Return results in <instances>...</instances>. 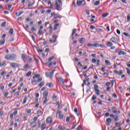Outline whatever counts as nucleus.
I'll use <instances>...</instances> for the list:
<instances>
[{
	"label": "nucleus",
	"instance_id": "9",
	"mask_svg": "<svg viewBox=\"0 0 130 130\" xmlns=\"http://www.w3.org/2000/svg\"><path fill=\"white\" fill-rule=\"evenodd\" d=\"M10 66L12 67L13 69H15V68H19V66H18V63L11 62L10 63Z\"/></svg>",
	"mask_w": 130,
	"mask_h": 130
},
{
	"label": "nucleus",
	"instance_id": "24",
	"mask_svg": "<svg viewBox=\"0 0 130 130\" xmlns=\"http://www.w3.org/2000/svg\"><path fill=\"white\" fill-rule=\"evenodd\" d=\"M85 40H86V39H85V38H82L79 42L81 44H84V42H85Z\"/></svg>",
	"mask_w": 130,
	"mask_h": 130
},
{
	"label": "nucleus",
	"instance_id": "60",
	"mask_svg": "<svg viewBox=\"0 0 130 130\" xmlns=\"http://www.w3.org/2000/svg\"><path fill=\"white\" fill-rule=\"evenodd\" d=\"M33 5H34V3H33L32 4V3H31V2H29L28 3V7H32V6H33Z\"/></svg>",
	"mask_w": 130,
	"mask_h": 130
},
{
	"label": "nucleus",
	"instance_id": "49",
	"mask_svg": "<svg viewBox=\"0 0 130 130\" xmlns=\"http://www.w3.org/2000/svg\"><path fill=\"white\" fill-rule=\"evenodd\" d=\"M93 47H99V44L96 43V44H93Z\"/></svg>",
	"mask_w": 130,
	"mask_h": 130
},
{
	"label": "nucleus",
	"instance_id": "16",
	"mask_svg": "<svg viewBox=\"0 0 130 130\" xmlns=\"http://www.w3.org/2000/svg\"><path fill=\"white\" fill-rule=\"evenodd\" d=\"M106 45L108 47H111L113 45V44L111 42L108 41L106 43Z\"/></svg>",
	"mask_w": 130,
	"mask_h": 130
},
{
	"label": "nucleus",
	"instance_id": "43",
	"mask_svg": "<svg viewBox=\"0 0 130 130\" xmlns=\"http://www.w3.org/2000/svg\"><path fill=\"white\" fill-rule=\"evenodd\" d=\"M96 61H97L96 66L98 67H99V66H100V63H101V62L100 61V60H99V59H97Z\"/></svg>",
	"mask_w": 130,
	"mask_h": 130
},
{
	"label": "nucleus",
	"instance_id": "15",
	"mask_svg": "<svg viewBox=\"0 0 130 130\" xmlns=\"http://www.w3.org/2000/svg\"><path fill=\"white\" fill-rule=\"evenodd\" d=\"M41 130H44L46 128V124L45 123H43L41 125Z\"/></svg>",
	"mask_w": 130,
	"mask_h": 130
},
{
	"label": "nucleus",
	"instance_id": "44",
	"mask_svg": "<svg viewBox=\"0 0 130 130\" xmlns=\"http://www.w3.org/2000/svg\"><path fill=\"white\" fill-rule=\"evenodd\" d=\"M28 57V62H31L32 61V58L29 56H27Z\"/></svg>",
	"mask_w": 130,
	"mask_h": 130
},
{
	"label": "nucleus",
	"instance_id": "61",
	"mask_svg": "<svg viewBox=\"0 0 130 130\" xmlns=\"http://www.w3.org/2000/svg\"><path fill=\"white\" fill-rule=\"evenodd\" d=\"M77 130H82V126L81 125H79L77 127Z\"/></svg>",
	"mask_w": 130,
	"mask_h": 130
},
{
	"label": "nucleus",
	"instance_id": "11",
	"mask_svg": "<svg viewBox=\"0 0 130 130\" xmlns=\"http://www.w3.org/2000/svg\"><path fill=\"white\" fill-rule=\"evenodd\" d=\"M76 32H77V29L75 28L73 29L72 36L71 37V38L72 39V40H74V39H75V38L74 37V35H75Z\"/></svg>",
	"mask_w": 130,
	"mask_h": 130
},
{
	"label": "nucleus",
	"instance_id": "59",
	"mask_svg": "<svg viewBox=\"0 0 130 130\" xmlns=\"http://www.w3.org/2000/svg\"><path fill=\"white\" fill-rule=\"evenodd\" d=\"M42 81V78H38L37 82L39 83V82H41Z\"/></svg>",
	"mask_w": 130,
	"mask_h": 130
},
{
	"label": "nucleus",
	"instance_id": "22",
	"mask_svg": "<svg viewBox=\"0 0 130 130\" xmlns=\"http://www.w3.org/2000/svg\"><path fill=\"white\" fill-rule=\"evenodd\" d=\"M48 96V92L44 91L43 93V98H47Z\"/></svg>",
	"mask_w": 130,
	"mask_h": 130
},
{
	"label": "nucleus",
	"instance_id": "6",
	"mask_svg": "<svg viewBox=\"0 0 130 130\" xmlns=\"http://www.w3.org/2000/svg\"><path fill=\"white\" fill-rule=\"evenodd\" d=\"M94 91L97 96H99V95H100V90L98 89V85H94Z\"/></svg>",
	"mask_w": 130,
	"mask_h": 130
},
{
	"label": "nucleus",
	"instance_id": "56",
	"mask_svg": "<svg viewBox=\"0 0 130 130\" xmlns=\"http://www.w3.org/2000/svg\"><path fill=\"white\" fill-rule=\"evenodd\" d=\"M57 98V96L55 95V94H53L52 96L53 100H55Z\"/></svg>",
	"mask_w": 130,
	"mask_h": 130
},
{
	"label": "nucleus",
	"instance_id": "19",
	"mask_svg": "<svg viewBox=\"0 0 130 130\" xmlns=\"http://www.w3.org/2000/svg\"><path fill=\"white\" fill-rule=\"evenodd\" d=\"M37 125V124L36 123V122H32L30 123V126L32 128L36 127V126Z\"/></svg>",
	"mask_w": 130,
	"mask_h": 130
},
{
	"label": "nucleus",
	"instance_id": "52",
	"mask_svg": "<svg viewBox=\"0 0 130 130\" xmlns=\"http://www.w3.org/2000/svg\"><path fill=\"white\" fill-rule=\"evenodd\" d=\"M4 89H5V86L3 84H1L0 85V90H4Z\"/></svg>",
	"mask_w": 130,
	"mask_h": 130
},
{
	"label": "nucleus",
	"instance_id": "41",
	"mask_svg": "<svg viewBox=\"0 0 130 130\" xmlns=\"http://www.w3.org/2000/svg\"><path fill=\"white\" fill-rule=\"evenodd\" d=\"M123 35L126 36V37H130V35H129V34L127 32H123Z\"/></svg>",
	"mask_w": 130,
	"mask_h": 130
},
{
	"label": "nucleus",
	"instance_id": "57",
	"mask_svg": "<svg viewBox=\"0 0 130 130\" xmlns=\"http://www.w3.org/2000/svg\"><path fill=\"white\" fill-rule=\"evenodd\" d=\"M6 74H7V72H6V71H3L1 75V76H5V75H6Z\"/></svg>",
	"mask_w": 130,
	"mask_h": 130
},
{
	"label": "nucleus",
	"instance_id": "17",
	"mask_svg": "<svg viewBox=\"0 0 130 130\" xmlns=\"http://www.w3.org/2000/svg\"><path fill=\"white\" fill-rule=\"evenodd\" d=\"M114 73L115 74H117L118 75H119V76H121V75H122L123 74L122 71H120L119 72H118V71L115 70Z\"/></svg>",
	"mask_w": 130,
	"mask_h": 130
},
{
	"label": "nucleus",
	"instance_id": "38",
	"mask_svg": "<svg viewBox=\"0 0 130 130\" xmlns=\"http://www.w3.org/2000/svg\"><path fill=\"white\" fill-rule=\"evenodd\" d=\"M39 77H40V75L39 74H37L35 76L32 77V79H34V80H35L36 78H39Z\"/></svg>",
	"mask_w": 130,
	"mask_h": 130
},
{
	"label": "nucleus",
	"instance_id": "4",
	"mask_svg": "<svg viewBox=\"0 0 130 130\" xmlns=\"http://www.w3.org/2000/svg\"><path fill=\"white\" fill-rule=\"evenodd\" d=\"M110 40L113 43H115V44H118V42H119V39L114 37H112Z\"/></svg>",
	"mask_w": 130,
	"mask_h": 130
},
{
	"label": "nucleus",
	"instance_id": "37",
	"mask_svg": "<svg viewBox=\"0 0 130 130\" xmlns=\"http://www.w3.org/2000/svg\"><path fill=\"white\" fill-rule=\"evenodd\" d=\"M38 117H39V115H38V116H35L34 118L32 119V120H34V122H35L38 119Z\"/></svg>",
	"mask_w": 130,
	"mask_h": 130
},
{
	"label": "nucleus",
	"instance_id": "23",
	"mask_svg": "<svg viewBox=\"0 0 130 130\" xmlns=\"http://www.w3.org/2000/svg\"><path fill=\"white\" fill-rule=\"evenodd\" d=\"M54 72H55V70H53L52 72H50L49 76L50 79H52V77H53V74H54Z\"/></svg>",
	"mask_w": 130,
	"mask_h": 130
},
{
	"label": "nucleus",
	"instance_id": "62",
	"mask_svg": "<svg viewBox=\"0 0 130 130\" xmlns=\"http://www.w3.org/2000/svg\"><path fill=\"white\" fill-rule=\"evenodd\" d=\"M130 21V16L127 15V22H129Z\"/></svg>",
	"mask_w": 130,
	"mask_h": 130
},
{
	"label": "nucleus",
	"instance_id": "31",
	"mask_svg": "<svg viewBox=\"0 0 130 130\" xmlns=\"http://www.w3.org/2000/svg\"><path fill=\"white\" fill-rule=\"evenodd\" d=\"M9 34L11 35H13L14 34V29L13 28H11L9 30Z\"/></svg>",
	"mask_w": 130,
	"mask_h": 130
},
{
	"label": "nucleus",
	"instance_id": "50",
	"mask_svg": "<svg viewBox=\"0 0 130 130\" xmlns=\"http://www.w3.org/2000/svg\"><path fill=\"white\" fill-rule=\"evenodd\" d=\"M9 95V92H6L4 94V97L5 98H7L8 97V95Z\"/></svg>",
	"mask_w": 130,
	"mask_h": 130
},
{
	"label": "nucleus",
	"instance_id": "34",
	"mask_svg": "<svg viewBox=\"0 0 130 130\" xmlns=\"http://www.w3.org/2000/svg\"><path fill=\"white\" fill-rule=\"evenodd\" d=\"M5 42H6V41L5 40H3L2 41L0 40V45H4Z\"/></svg>",
	"mask_w": 130,
	"mask_h": 130
},
{
	"label": "nucleus",
	"instance_id": "45",
	"mask_svg": "<svg viewBox=\"0 0 130 130\" xmlns=\"http://www.w3.org/2000/svg\"><path fill=\"white\" fill-rule=\"evenodd\" d=\"M32 112V110L31 109L26 110V113L27 114H30Z\"/></svg>",
	"mask_w": 130,
	"mask_h": 130
},
{
	"label": "nucleus",
	"instance_id": "46",
	"mask_svg": "<svg viewBox=\"0 0 130 130\" xmlns=\"http://www.w3.org/2000/svg\"><path fill=\"white\" fill-rule=\"evenodd\" d=\"M7 24V22L5 21L1 23V27H5L6 26V24Z\"/></svg>",
	"mask_w": 130,
	"mask_h": 130
},
{
	"label": "nucleus",
	"instance_id": "40",
	"mask_svg": "<svg viewBox=\"0 0 130 130\" xmlns=\"http://www.w3.org/2000/svg\"><path fill=\"white\" fill-rule=\"evenodd\" d=\"M96 98H97V97L96 96V95H93L92 96V98H91V100L92 101H94V100H96Z\"/></svg>",
	"mask_w": 130,
	"mask_h": 130
},
{
	"label": "nucleus",
	"instance_id": "28",
	"mask_svg": "<svg viewBox=\"0 0 130 130\" xmlns=\"http://www.w3.org/2000/svg\"><path fill=\"white\" fill-rule=\"evenodd\" d=\"M115 125L116 126H117V125H119V126H120L121 125V121L117 122L115 123Z\"/></svg>",
	"mask_w": 130,
	"mask_h": 130
},
{
	"label": "nucleus",
	"instance_id": "48",
	"mask_svg": "<svg viewBox=\"0 0 130 130\" xmlns=\"http://www.w3.org/2000/svg\"><path fill=\"white\" fill-rule=\"evenodd\" d=\"M90 29H91V30H94V29H96V27L94 25H91L90 26Z\"/></svg>",
	"mask_w": 130,
	"mask_h": 130
},
{
	"label": "nucleus",
	"instance_id": "25",
	"mask_svg": "<svg viewBox=\"0 0 130 130\" xmlns=\"http://www.w3.org/2000/svg\"><path fill=\"white\" fill-rule=\"evenodd\" d=\"M27 100H28V98L27 97V96L25 95L23 99V102H22V104H25V103L27 102Z\"/></svg>",
	"mask_w": 130,
	"mask_h": 130
},
{
	"label": "nucleus",
	"instance_id": "10",
	"mask_svg": "<svg viewBox=\"0 0 130 130\" xmlns=\"http://www.w3.org/2000/svg\"><path fill=\"white\" fill-rule=\"evenodd\" d=\"M46 123H51L52 122V118L50 117H48L46 120Z\"/></svg>",
	"mask_w": 130,
	"mask_h": 130
},
{
	"label": "nucleus",
	"instance_id": "54",
	"mask_svg": "<svg viewBox=\"0 0 130 130\" xmlns=\"http://www.w3.org/2000/svg\"><path fill=\"white\" fill-rule=\"evenodd\" d=\"M31 74H32L31 72H28L26 75V77H30V76H31Z\"/></svg>",
	"mask_w": 130,
	"mask_h": 130
},
{
	"label": "nucleus",
	"instance_id": "26",
	"mask_svg": "<svg viewBox=\"0 0 130 130\" xmlns=\"http://www.w3.org/2000/svg\"><path fill=\"white\" fill-rule=\"evenodd\" d=\"M43 99L44 100L43 102V104H46V103L48 101L47 98H43Z\"/></svg>",
	"mask_w": 130,
	"mask_h": 130
},
{
	"label": "nucleus",
	"instance_id": "39",
	"mask_svg": "<svg viewBox=\"0 0 130 130\" xmlns=\"http://www.w3.org/2000/svg\"><path fill=\"white\" fill-rule=\"evenodd\" d=\"M23 118L24 121L27 120L28 119V116L27 115H25L24 116H23Z\"/></svg>",
	"mask_w": 130,
	"mask_h": 130
},
{
	"label": "nucleus",
	"instance_id": "53",
	"mask_svg": "<svg viewBox=\"0 0 130 130\" xmlns=\"http://www.w3.org/2000/svg\"><path fill=\"white\" fill-rule=\"evenodd\" d=\"M59 118L60 119H62V118H63V115H62V114H59Z\"/></svg>",
	"mask_w": 130,
	"mask_h": 130
},
{
	"label": "nucleus",
	"instance_id": "30",
	"mask_svg": "<svg viewBox=\"0 0 130 130\" xmlns=\"http://www.w3.org/2000/svg\"><path fill=\"white\" fill-rule=\"evenodd\" d=\"M108 15H109V13H104L102 15V17H103V18H106V17L108 16Z\"/></svg>",
	"mask_w": 130,
	"mask_h": 130
},
{
	"label": "nucleus",
	"instance_id": "64",
	"mask_svg": "<svg viewBox=\"0 0 130 130\" xmlns=\"http://www.w3.org/2000/svg\"><path fill=\"white\" fill-rule=\"evenodd\" d=\"M13 117H14V115L13 114H10V118H11V119L12 120V119H13Z\"/></svg>",
	"mask_w": 130,
	"mask_h": 130
},
{
	"label": "nucleus",
	"instance_id": "2",
	"mask_svg": "<svg viewBox=\"0 0 130 130\" xmlns=\"http://www.w3.org/2000/svg\"><path fill=\"white\" fill-rule=\"evenodd\" d=\"M62 7V2L61 0H56L55 3V10L60 11V8Z\"/></svg>",
	"mask_w": 130,
	"mask_h": 130
},
{
	"label": "nucleus",
	"instance_id": "27",
	"mask_svg": "<svg viewBox=\"0 0 130 130\" xmlns=\"http://www.w3.org/2000/svg\"><path fill=\"white\" fill-rule=\"evenodd\" d=\"M37 114H39V116H40V115H42V114H43V112L41 111V110H39L37 111Z\"/></svg>",
	"mask_w": 130,
	"mask_h": 130
},
{
	"label": "nucleus",
	"instance_id": "20",
	"mask_svg": "<svg viewBox=\"0 0 130 130\" xmlns=\"http://www.w3.org/2000/svg\"><path fill=\"white\" fill-rule=\"evenodd\" d=\"M7 66V61L4 60L1 63V67H6Z\"/></svg>",
	"mask_w": 130,
	"mask_h": 130
},
{
	"label": "nucleus",
	"instance_id": "36",
	"mask_svg": "<svg viewBox=\"0 0 130 130\" xmlns=\"http://www.w3.org/2000/svg\"><path fill=\"white\" fill-rule=\"evenodd\" d=\"M44 85V81H42V82H41L40 83V84L39 85V87H40L41 88L42 87H43V86Z\"/></svg>",
	"mask_w": 130,
	"mask_h": 130
},
{
	"label": "nucleus",
	"instance_id": "1",
	"mask_svg": "<svg viewBox=\"0 0 130 130\" xmlns=\"http://www.w3.org/2000/svg\"><path fill=\"white\" fill-rule=\"evenodd\" d=\"M5 59L7 60H12L14 61L17 59V55L16 54H8L5 56Z\"/></svg>",
	"mask_w": 130,
	"mask_h": 130
},
{
	"label": "nucleus",
	"instance_id": "29",
	"mask_svg": "<svg viewBox=\"0 0 130 130\" xmlns=\"http://www.w3.org/2000/svg\"><path fill=\"white\" fill-rule=\"evenodd\" d=\"M23 68L25 70H27L30 68V66H29L28 64H25Z\"/></svg>",
	"mask_w": 130,
	"mask_h": 130
},
{
	"label": "nucleus",
	"instance_id": "63",
	"mask_svg": "<svg viewBox=\"0 0 130 130\" xmlns=\"http://www.w3.org/2000/svg\"><path fill=\"white\" fill-rule=\"evenodd\" d=\"M13 114L14 115H17V114H18V111H17V110L14 111Z\"/></svg>",
	"mask_w": 130,
	"mask_h": 130
},
{
	"label": "nucleus",
	"instance_id": "7",
	"mask_svg": "<svg viewBox=\"0 0 130 130\" xmlns=\"http://www.w3.org/2000/svg\"><path fill=\"white\" fill-rule=\"evenodd\" d=\"M57 38V36H56V35L53 36L52 37L53 40H50L49 42H50V43H55V42H56Z\"/></svg>",
	"mask_w": 130,
	"mask_h": 130
},
{
	"label": "nucleus",
	"instance_id": "58",
	"mask_svg": "<svg viewBox=\"0 0 130 130\" xmlns=\"http://www.w3.org/2000/svg\"><path fill=\"white\" fill-rule=\"evenodd\" d=\"M53 58H54V56L50 57L49 58L48 61H51V60H52V59H53Z\"/></svg>",
	"mask_w": 130,
	"mask_h": 130
},
{
	"label": "nucleus",
	"instance_id": "42",
	"mask_svg": "<svg viewBox=\"0 0 130 130\" xmlns=\"http://www.w3.org/2000/svg\"><path fill=\"white\" fill-rule=\"evenodd\" d=\"M100 4V1H97L94 3V6H98Z\"/></svg>",
	"mask_w": 130,
	"mask_h": 130
},
{
	"label": "nucleus",
	"instance_id": "12",
	"mask_svg": "<svg viewBox=\"0 0 130 130\" xmlns=\"http://www.w3.org/2000/svg\"><path fill=\"white\" fill-rule=\"evenodd\" d=\"M58 81L59 82H61L63 85V86H65V87H67V85H64V81L63 80V79H62L61 77H58Z\"/></svg>",
	"mask_w": 130,
	"mask_h": 130
},
{
	"label": "nucleus",
	"instance_id": "47",
	"mask_svg": "<svg viewBox=\"0 0 130 130\" xmlns=\"http://www.w3.org/2000/svg\"><path fill=\"white\" fill-rule=\"evenodd\" d=\"M126 72H127V75H130V70H129V69L126 68Z\"/></svg>",
	"mask_w": 130,
	"mask_h": 130
},
{
	"label": "nucleus",
	"instance_id": "14",
	"mask_svg": "<svg viewBox=\"0 0 130 130\" xmlns=\"http://www.w3.org/2000/svg\"><path fill=\"white\" fill-rule=\"evenodd\" d=\"M111 109L113 113H117V110H116V107L113 106Z\"/></svg>",
	"mask_w": 130,
	"mask_h": 130
},
{
	"label": "nucleus",
	"instance_id": "13",
	"mask_svg": "<svg viewBox=\"0 0 130 130\" xmlns=\"http://www.w3.org/2000/svg\"><path fill=\"white\" fill-rule=\"evenodd\" d=\"M126 55V52L122 50L119 51L118 53V55Z\"/></svg>",
	"mask_w": 130,
	"mask_h": 130
},
{
	"label": "nucleus",
	"instance_id": "8",
	"mask_svg": "<svg viewBox=\"0 0 130 130\" xmlns=\"http://www.w3.org/2000/svg\"><path fill=\"white\" fill-rule=\"evenodd\" d=\"M111 122H112V119H111V118H109L106 119V125H108V126H109Z\"/></svg>",
	"mask_w": 130,
	"mask_h": 130
},
{
	"label": "nucleus",
	"instance_id": "55",
	"mask_svg": "<svg viewBox=\"0 0 130 130\" xmlns=\"http://www.w3.org/2000/svg\"><path fill=\"white\" fill-rule=\"evenodd\" d=\"M42 33H43V31L41 30H39L38 34L40 36L42 34Z\"/></svg>",
	"mask_w": 130,
	"mask_h": 130
},
{
	"label": "nucleus",
	"instance_id": "5",
	"mask_svg": "<svg viewBox=\"0 0 130 130\" xmlns=\"http://www.w3.org/2000/svg\"><path fill=\"white\" fill-rule=\"evenodd\" d=\"M51 17H53L54 19H57V18H59V19H61L62 16L60 15H57V14H55V12H52L51 13Z\"/></svg>",
	"mask_w": 130,
	"mask_h": 130
},
{
	"label": "nucleus",
	"instance_id": "35",
	"mask_svg": "<svg viewBox=\"0 0 130 130\" xmlns=\"http://www.w3.org/2000/svg\"><path fill=\"white\" fill-rule=\"evenodd\" d=\"M114 120L115 122L118 121V120H119V117L118 116H116V117L114 118Z\"/></svg>",
	"mask_w": 130,
	"mask_h": 130
},
{
	"label": "nucleus",
	"instance_id": "18",
	"mask_svg": "<svg viewBox=\"0 0 130 130\" xmlns=\"http://www.w3.org/2000/svg\"><path fill=\"white\" fill-rule=\"evenodd\" d=\"M46 86L49 87V88H52L53 87V83H47L46 84Z\"/></svg>",
	"mask_w": 130,
	"mask_h": 130
},
{
	"label": "nucleus",
	"instance_id": "33",
	"mask_svg": "<svg viewBox=\"0 0 130 130\" xmlns=\"http://www.w3.org/2000/svg\"><path fill=\"white\" fill-rule=\"evenodd\" d=\"M58 129L59 130H66V127H61V126H58Z\"/></svg>",
	"mask_w": 130,
	"mask_h": 130
},
{
	"label": "nucleus",
	"instance_id": "51",
	"mask_svg": "<svg viewBox=\"0 0 130 130\" xmlns=\"http://www.w3.org/2000/svg\"><path fill=\"white\" fill-rule=\"evenodd\" d=\"M87 47H93V44L89 43L87 44Z\"/></svg>",
	"mask_w": 130,
	"mask_h": 130
},
{
	"label": "nucleus",
	"instance_id": "21",
	"mask_svg": "<svg viewBox=\"0 0 130 130\" xmlns=\"http://www.w3.org/2000/svg\"><path fill=\"white\" fill-rule=\"evenodd\" d=\"M27 57V56L26 55V54H22L21 55V58L22 59H23V60H24V61H26V58Z\"/></svg>",
	"mask_w": 130,
	"mask_h": 130
},
{
	"label": "nucleus",
	"instance_id": "32",
	"mask_svg": "<svg viewBox=\"0 0 130 130\" xmlns=\"http://www.w3.org/2000/svg\"><path fill=\"white\" fill-rule=\"evenodd\" d=\"M105 63H106V64L107 66H110V64H111L110 63V62L109 60H105Z\"/></svg>",
	"mask_w": 130,
	"mask_h": 130
},
{
	"label": "nucleus",
	"instance_id": "3",
	"mask_svg": "<svg viewBox=\"0 0 130 130\" xmlns=\"http://www.w3.org/2000/svg\"><path fill=\"white\" fill-rule=\"evenodd\" d=\"M76 5L78 7H80V6H85V5H86V1H85V0H82L81 1L80 0H77Z\"/></svg>",
	"mask_w": 130,
	"mask_h": 130
}]
</instances>
